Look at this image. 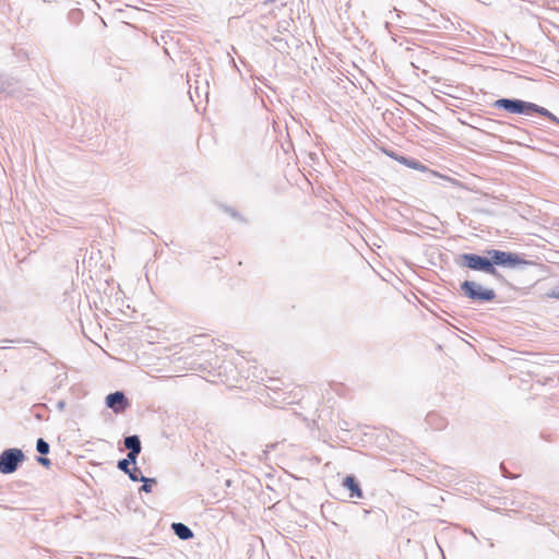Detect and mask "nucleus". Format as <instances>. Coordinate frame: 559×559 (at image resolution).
<instances>
[{
	"label": "nucleus",
	"mask_w": 559,
	"mask_h": 559,
	"mask_svg": "<svg viewBox=\"0 0 559 559\" xmlns=\"http://www.w3.org/2000/svg\"><path fill=\"white\" fill-rule=\"evenodd\" d=\"M24 460V453L20 449H7L0 454V472L2 474L14 473L19 464Z\"/></svg>",
	"instance_id": "obj_5"
},
{
	"label": "nucleus",
	"mask_w": 559,
	"mask_h": 559,
	"mask_svg": "<svg viewBox=\"0 0 559 559\" xmlns=\"http://www.w3.org/2000/svg\"><path fill=\"white\" fill-rule=\"evenodd\" d=\"M534 114H538V115H542L544 117H547L551 121H554V122L559 124V119L554 114H551L548 109H546L544 107H540V106L536 105V109H534Z\"/></svg>",
	"instance_id": "obj_11"
},
{
	"label": "nucleus",
	"mask_w": 559,
	"mask_h": 559,
	"mask_svg": "<svg viewBox=\"0 0 559 559\" xmlns=\"http://www.w3.org/2000/svg\"><path fill=\"white\" fill-rule=\"evenodd\" d=\"M10 341L8 340H2L0 343H3V345L0 346L1 349H4L7 348V343H9Z\"/></svg>",
	"instance_id": "obj_21"
},
{
	"label": "nucleus",
	"mask_w": 559,
	"mask_h": 559,
	"mask_svg": "<svg viewBox=\"0 0 559 559\" xmlns=\"http://www.w3.org/2000/svg\"><path fill=\"white\" fill-rule=\"evenodd\" d=\"M493 107L511 114L531 115L534 114L536 104L518 98H500L493 103Z\"/></svg>",
	"instance_id": "obj_3"
},
{
	"label": "nucleus",
	"mask_w": 559,
	"mask_h": 559,
	"mask_svg": "<svg viewBox=\"0 0 559 559\" xmlns=\"http://www.w3.org/2000/svg\"><path fill=\"white\" fill-rule=\"evenodd\" d=\"M37 461H38V463H39L40 465H43V466H49V465H50V463H51L49 459L44 457V456H38V457H37Z\"/></svg>",
	"instance_id": "obj_18"
},
{
	"label": "nucleus",
	"mask_w": 559,
	"mask_h": 559,
	"mask_svg": "<svg viewBox=\"0 0 559 559\" xmlns=\"http://www.w3.org/2000/svg\"><path fill=\"white\" fill-rule=\"evenodd\" d=\"M343 486L350 491V498H362V491L354 476H346L344 478Z\"/></svg>",
	"instance_id": "obj_7"
},
{
	"label": "nucleus",
	"mask_w": 559,
	"mask_h": 559,
	"mask_svg": "<svg viewBox=\"0 0 559 559\" xmlns=\"http://www.w3.org/2000/svg\"><path fill=\"white\" fill-rule=\"evenodd\" d=\"M124 447L131 452L132 455H139L141 453V440L139 436L132 435L124 438Z\"/></svg>",
	"instance_id": "obj_8"
},
{
	"label": "nucleus",
	"mask_w": 559,
	"mask_h": 559,
	"mask_svg": "<svg viewBox=\"0 0 559 559\" xmlns=\"http://www.w3.org/2000/svg\"><path fill=\"white\" fill-rule=\"evenodd\" d=\"M550 297L559 299V286L554 288L552 292L549 294Z\"/></svg>",
	"instance_id": "obj_19"
},
{
	"label": "nucleus",
	"mask_w": 559,
	"mask_h": 559,
	"mask_svg": "<svg viewBox=\"0 0 559 559\" xmlns=\"http://www.w3.org/2000/svg\"><path fill=\"white\" fill-rule=\"evenodd\" d=\"M389 155L391 157H394L396 160H399L400 163L406 165L409 168L419 169V170L426 169V167L423 164H420L418 160H416V159H408V158H406L404 156L395 157L393 154H389Z\"/></svg>",
	"instance_id": "obj_10"
},
{
	"label": "nucleus",
	"mask_w": 559,
	"mask_h": 559,
	"mask_svg": "<svg viewBox=\"0 0 559 559\" xmlns=\"http://www.w3.org/2000/svg\"><path fill=\"white\" fill-rule=\"evenodd\" d=\"M12 85L13 83L11 80L0 76V92H5L9 94L13 93Z\"/></svg>",
	"instance_id": "obj_14"
},
{
	"label": "nucleus",
	"mask_w": 559,
	"mask_h": 559,
	"mask_svg": "<svg viewBox=\"0 0 559 559\" xmlns=\"http://www.w3.org/2000/svg\"><path fill=\"white\" fill-rule=\"evenodd\" d=\"M457 263L473 271L484 272L493 276L498 275L496 267H491L488 257H481L475 253H463L460 255Z\"/></svg>",
	"instance_id": "obj_1"
},
{
	"label": "nucleus",
	"mask_w": 559,
	"mask_h": 559,
	"mask_svg": "<svg viewBox=\"0 0 559 559\" xmlns=\"http://www.w3.org/2000/svg\"><path fill=\"white\" fill-rule=\"evenodd\" d=\"M171 528L176 536L182 540H188L193 537V533L190 527L183 523H173Z\"/></svg>",
	"instance_id": "obj_9"
},
{
	"label": "nucleus",
	"mask_w": 559,
	"mask_h": 559,
	"mask_svg": "<svg viewBox=\"0 0 559 559\" xmlns=\"http://www.w3.org/2000/svg\"><path fill=\"white\" fill-rule=\"evenodd\" d=\"M49 444L48 442H46L43 438H39L36 442V450L38 453H40L41 455H46L49 453Z\"/></svg>",
	"instance_id": "obj_12"
},
{
	"label": "nucleus",
	"mask_w": 559,
	"mask_h": 559,
	"mask_svg": "<svg viewBox=\"0 0 559 559\" xmlns=\"http://www.w3.org/2000/svg\"><path fill=\"white\" fill-rule=\"evenodd\" d=\"M141 481L143 483L142 487L140 488L141 491H144V492H151L152 491V486L156 484V479L155 478H147V477H142Z\"/></svg>",
	"instance_id": "obj_13"
},
{
	"label": "nucleus",
	"mask_w": 559,
	"mask_h": 559,
	"mask_svg": "<svg viewBox=\"0 0 559 559\" xmlns=\"http://www.w3.org/2000/svg\"><path fill=\"white\" fill-rule=\"evenodd\" d=\"M117 467L126 474L130 471V465L123 459L118 461Z\"/></svg>",
	"instance_id": "obj_16"
},
{
	"label": "nucleus",
	"mask_w": 559,
	"mask_h": 559,
	"mask_svg": "<svg viewBox=\"0 0 559 559\" xmlns=\"http://www.w3.org/2000/svg\"><path fill=\"white\" fill-rule=\"evenodd\" d=\"M229 213H230V215H233V216H237V213H236L235 211H233V210H230V211H229Z\"/></svg>",
	"instance_id": "obj_24"
},
{
	"label": "nucleus",
	"mask_w": 559,
	"mask_h": 559,
	"mask_svg": "<svg viewBox=\"0 0 559 559\" xmlns=\"http://www.w3.org/2000/svg\"><path fill=\"white\" fill-rule=\"evenodd\" d=\"M127 474L132 481H141L143 477L141 475V471L136 466L130 468L129 473Z\"/></svg>",
	"instance_id": "obj_15"
},
{
	"label": "nucleus",
	"mask_w": 559,
	"mask_h": 559,
	"mask_svg": "<svg viewBox=\"0 0 559 559\" xmlns=\"http://www.w3.org/2000/svg\"><path fill=\"white\" fill-rule=\"evenodd\" d=\"M128 405L129 402L123 392L117 391L106 396V406L117 414L123 412Z\"/></svg>",
	"instance_id": "obj_6"
},
{
	"label": "nucleus",
	"mask_w": 559,
	"mask_h": 559,
	"mask_svg": "<svg viewBox=\"0 0 559 559\" xmlns=\"http://www.w3.org/2000/svg\"><path fill=\"white\" fill-rule=\"evenodd\" d=\"M463 294L477 301H492L496 298L493 289L484 288L480 284L473 281H465L461 284Z\"/></svg>",
	"instance_id": "obj_4"
},
{
	"label": "nucleus",
	"mask_w": 559,
	"mask_h": 559,
	"mask_svg": "<svg viewBox=\"0 0 559 559\" xmlns=\"http://www.w3.org/2000/svg\"><path fill=\"white\" fill-rule=\"evenodd\" d=\"M487 253L489 262L491 263V267L499 265L515 269L519 267L520 265L527 264L525 260H523L519 254L514 252L492 249L487 251Z\"/></svg>",
	"instance_id": "obj_2"
},
{
	"label": "nucleus",
	"mask_w": 559,
	"mask_h": 559,
	"mask_svg": "<svg viewBox=\"0 0 559 559\" xmlns=\"http://www.w3.org/2000/svg\"><path fill=\"white\" fill-rule=\"evenodd\" d=\"M10 341L8 340H2L0 343H3V345L0 346L1 349H4L7 348V343H9Z\"/></svg>",
	"instance_id": "obj_23"
},
{
	"label": "nucleus",
	"mask_w": 559,
	"mask_h": 559,
	"mask_svg": "<svg viewBox=\"0 0 559 559\" xmlns=\"http://www.w3.org/2000/svg\"><path fill=\"white\" fill-rule=\"evenodd\" d=\"M138 455H132L131 452H128L127 457L123 459L129 465L136 463Z\"/></svg>",
	"instance_id": "obj_17"
},
{
	"label": "nucleus",
	"mask_w": 559,
	"mask_h": 559,
	"mask_svg": "<svg viewBox=\"0 0 559 559\" xmlns=\"http://www.w3.org/2000/svg\"><path fill=\"white\" fill-rule=\"evenodd\" d=\"M57 406H58L59 409H63L64 406H66V402L64 401H59Z\"/></svg>",
	"instance_id": "obj_20"
},
{
	"label": "nucleus",
	"mask_w": 559,
	"mask_h": 559,
	"mask_svg": "<svg viewBox=\"0 0 559 559\" xmlns=\"http://www.w3.org/2000/svg\"><path fill=\"white\" fill-rule=\"evenodd\" d=\"M10 341L8 340H2L0 343H3V345L0 346L1 349H4L7 348V343H9Z\"/></svg>",
	"instance_id": "obj_22"
}]
</instances>
